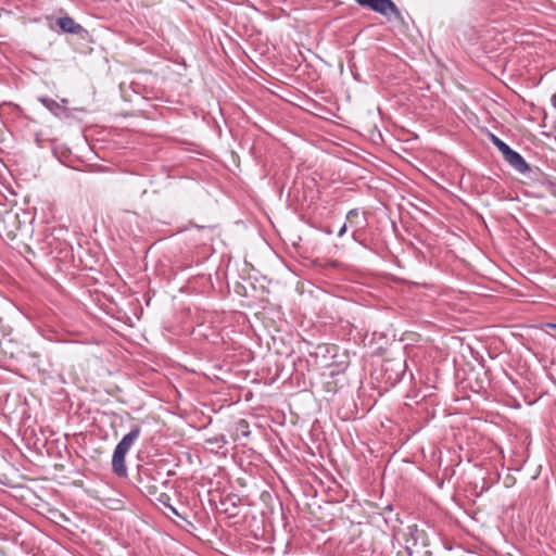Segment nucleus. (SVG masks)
<instances>
[{"label": "nucleus", "instance_id": "9b49d317", "mask_svg": "<svg viewBox=\"0 0 556 556\" xmlns=\"http://www.w3.org/2000/svg\"><path fill=\"white\" fill-rule=\"evenodd\" d=\"M157 500L160 502H162L164 505L168 506V508L177 516H179V514L177 513V510L169 504L166 503V501L169 500V496L165 493H161L160 496L157 497Z\"/></svg>", "mask_w": 556, "mask_h": 556}, {"label": "nucleus", "instance_id": "f03ea898", "mask_svg": "<svg viewBox=\"0 0 556 556\" xmlns=\"http://www.w3.org/2000/svg\"><path fill=\"white\" fill-rule=\"evenodd\" d=\"M128 451L116 445L112 456V469L118 477H124L127 473V467L125 464V457Z\"/></svg>", "mask_w": 556, "mask_h": 556}, {"label": "nucleus", "instance_id": "0eeeda50", "mask_svg": "<svg viewBox=\"0 0 556 556\" xmlns=\"http://www.w3.org/2000/svg\"><path fill=\"white\" fill-rule=\"evenodd\" d=\"M56 23L64 33L76 35L83 30V27L70 16L60 17Z\"/></svg>", "mask_w": 556, "mask_h": 556}, {"label": "nucleus", "instance_id": "7ed1b4c3", "mask_svg": "<svg viewBox=\"0 0 556 556\" xmlns=\"http://www.w3.org/2000/svg\"><path fill=\"white\" fill-rule=\"evenodd\" d=\"M504 159L508 162L510 166H513L519 173L525 174L530 169L525 159L513 149H510V151L506 155H504Z\"/></svg>", "mask_w": 556, "mask_h": 556}, {"label": "nucleus", "instance_id": "1a4fd4ad", "mask_svg": "<svg viewBox=\"0 0 556 556\" xmlns=\"http://www.w3.org/2000/svg\"><path fill=\"white\" fill-rule=\"evenodd\" d=\"M41 102L50 112H52L55 115H59L58 111L60 110V104L55 100L43 98L41 99Z\"/></svg>", "mask_w": 556, "mask_h": 556}, {"label": "nucleus", "instance_id": "6e6552de", "mask_svg": "<svg viewBox=\"0 0 556 556\" xmlns=\"http://www.w3.org/2000/svg\"><path fill=\"white\" fill-rule=\"evenodd\" d=\"M491 140L493 144L502 152L503 156L506 155L510 151V147L506 144L503 140H501L495 135H491Z\"/></svg>", "mask_w": 556, "mask_h": 556}, {"label": "nucleus", "instance_id": "20e7f679", "mask_svg": "<svg viewBox=\"0 0 556 556\" xmlns=\"http://www.w3.org/2000/svg\"><path fill=\"white\" fill-rule=\"evenodd\" d=\"M346 220L350 223L351 227L356 228V230H354L352 232V237H353L354 240H357V238H356L357 230L358 229H364L366 227L367 219L365 217L361 218L358 210L357 208H353V210L348 212Z\"/></svg>", "mask_w": 556, "mask_h": 556}, {"label": "nucleus", "instance_id": "f257e3e1", "mask_svg": "<svg viewBox=\"0 0 556 556\" xmlns=\"http://www.w3.org/2000/svg\"><path fill=\"white\" fill-rule=\"evenodd\" d=\"M355 2L358 5L370 9L389 20L393 16L395 21L401 23L404 22L401 11L392 0H355Z\"/></svg>", "mask_w": 556, "mask_h": 556}, {"label": "nucleus", "instance_id": "ddd939ff", "mask_svg": "<svg viewBox=\"0 0 556 556\" xmlns=\"http://www.w3.org/2000/svg\"><path fill=\"white\" fill-rule=\"evenodd\" d=\"M552 105L556 109V92L551 98Z\"/></svg>", "mask_w": 556, "mask_h": 556}, {"label": "nucleus", "instance_id": "4468645a", "mask_svg": "<svg viewBox=\"0 0 556 556\" xmlns=\"http://www.w3.org/2000/svg\"><path fill=\"white\" fill-rule=\"evenodd\" d=\"M552 328L556 329V324L549 325Z\"/></svg>", "mask_w": 556, "mask_h": 556}, {"label": "nucleus", "instance_id": "423d86ee", "mask_svg": "<svg viewBox=\"0 0 556 556\" xmlns=\"http://www.w3.org/2000/svg\"><path fill=\"white\" fill-rule=\"evenodd\" d=\"M152 480H154L151 475L148 472V470H142L139 473V484L140 490H146L150 495H154L157 493L159 488L156 484L152 483Z\"/></svg>", "mask_w": 556, "mask_h": 556}, {"label": "nucleus", "instance_id": "39448f33", "mask_svg": "<svg viewBox=\"0 0 556 556\" xmlns=\"http://www.w3.org/2000/svg\"><path fill=\"white\" fill-rule=\"evenodd\" d=\"M140 433H141V428L137 425H134L130 428V431L123 437V439L117 443V445L129 452L131 446L135 444L137 439L140 437Z\"/></svg>", "mask_w": 556, "mask_h": 556}, {"label": "nucleus", "instance_id": "f8f14e48", "mask_svg": "<svg viewBox=\"0 0 556 556\" xmlns=\"http://www.w3.org/2000/svg\"><path fill=\"white\" fill-rule=\"evenodd\" d=\"M346 229H348V226H346V223H345V224H343V226L339 229V231H338V236H339V237L344 236V233L346 232Z\"/></svg>", "mask_w": 556, "mask_h": 556}, {"label": "nucleus", "instance_id": "9d476101", "mask_svg": "<svg viewBox=\"0 0 556 556\" xmlns=\"http://www.w3.org/2000/svg\"><path fill=\"white\" fill-rule=\"evenodd\" d=\"M207 443L215 444L218 447H222L227 443V440H226L225 435H217V437L207 439Z\"/></svg>", "mask_w": 556, "mask_h": 556}]
</instances>
